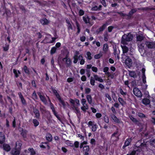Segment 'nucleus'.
I'll use <instances>...</instances> for the list:
<instances>
[{
    "label": "nucleus",
    "mask_w": 155,
    "mask_h": 155,
    "mask_svg": "<svg viewBox=\"0 0 155 155\" xmlns=\"http://www.w3.org/2000/svg\"><path fill=\"white\" fill-rule=\"evenodd\" d=\"M18 95L20 99L21 100V101L23 104L25 105L26 104V102L23 96L22 95L21 92H19L18 93Z\"/></svg>",
    "instance_id": "obj_17"
},
{
    "label": "nucleus",
    "mask_w": 155,
    "mask_h": 155,
    "mask_svg": "<svg viewBox=\"0 0 155 155\" xmlns=\"http://www.w3.org/2000/svg\"><path fill=\"white\" fill-rule=\"evenodd\" d=\"M94 78L96 81H97L100 82H103V80L101 78L99 77L97 75H94Z\"/></svg>",
    "instance_id": "obj_27"
},
{
    "label": "nucleus",
    "mask_w": 155,
    "mask_h": 155,
    "mask_svg": "<svg viewBox=\"0 0 155 155\" xmlns=\"http://www.w3.org/2000/svg\"><path fill=\"white\" fill-rule=\"evenodd\" d=\"M69 101L71 104L72 108L74 110V112L78 117L81 114L80 111L78 108V107L80 105L79 101L77 99H75L74 100L72 99H70L69 100Z\"/></svg>",
    "instance_id": "obj_1"
},
{
    "label": "nucleus",
    "mask_w": 155,
    "mask_h": 155,
    "mask_svg": "<svg viewBox=\"0 0 155 155\" xmlns=\"http://www.w3.org/2000/svg\"><path fill=\"white\" fill-rule=\"evenodd\" d=\"M144 44L143 43H140L138 44V48L139 52L141 53L143 52L144 50Z\"/></svg>",
    "instance_id": "obj_14"
},
{
    "label": "nucleus",
    "mask_w": 155,
    "mask_h": 155,
    "mask_svg": "<svg viewBox=\"0 0 155 155\" xmlns=\"http://www.w3.org/2000/svg\"><path fill=\"white\" fill-rule=\"evenodd\" d=\"M86 98L89 104H91L92 102V98L90 95H87L86 96Z\"/></svg>",
    "instance_id": "obj_30"
},
{
    "label": "nucleus",
    "mask_w": 155,
    "mask_h": 155,
    "mask_svg": "<svg viewBox=\"0 0 155 155\" xmlns=\"http://www.w3.org/2000/svg\"><path fill=\"white\" fill-rule=\"evenodd\" d=\"M133 91L134 94L136 96L139 97H140L142 96L140 91L138 88L137 87L134 88Z\"/></svg>",
    "instance_id": "obj_9"
},
{
    "label": "nucleus",
    "mask_w": 155,
    "mask_h": 155,
    "mask_svg": "<svg viewBox=\"0 0 155 155\" xmlns=\"http://www.w3.org/2000/svg\"><path fill=\"white\" fill-rule=\"evenodd\" d=\"M83 19L84 22L86 23H89L90 19L88 16H85L83 17Z\"/></svg>",
    "instance_id": "obj_29"
},
{
    "label": "nucleus",
    "mask_w": 155,
    "mask_h": 155,
    "mask_svg": "<svg viewBox=\"0 0 155 155\" xmlns=\"http://www.w3.org/2000/svg\"><path fill=\"white\" fill-rule=\"evenodd\" d=\"M3 147L4 149L6 151H8L10 150L11 147L8 144H4L3 145Z\"/></svg>",
    "instance_id": "obj_23"
},
{
    "label": "nucleus",
    "mask_w": 155,
    "mask_h": 155,
    "mask_svg": "<svg viewBox=\"0 0 155 155\" xmlns=\"http://www.w3.org/2000/svg\"><path fill=\"white\" fill-rule=\"evenodd\" d=\"M143 76L142 77V78L143 79V83H146V77L145 75V69L144 68H143L142 70Z\"/></svg>",
    "instance_id": "obj_20"
},
{
    "label": "nucleus",
    "mask_w": 155,
    "mask_h": 155,
    "mask_svg": "<svg viewBox=\"0 0 155 155\" xmlns=\"http://www.w3.org/2000/svg\"><path fill=\"white\" fill-rule=\"evenodd\" d=\"M121 59L123 61H125V64L128 67H131L132 65V62L131 59L125 54H122Z\"/></svg>",
    "instance_id": "obj_4"
},
{
    "label": "nucleus",
    "mask_w": 155,
    "mask_h": 155,
    "mask_svg": "<svg viewBox=\"0 0 155 155\" xmlns=\"http://www.w3.org/2000/svg\"><path fill=\"white\" fill-rule=\"evenodd\" d=\"M88 125L89 127H91V130L93 131H96L97 129V125L94 121H89Z\"/></svg>",
    "instance_id": "obj_7"
},
{
    "label": "nucleus",
    "mask_w": 155,
    "mask_h": 155,
    "mask_svg": "<svg viewBox=\"0 0 155 155\" xmlns=\"http://www.w3.org/2000/svg\"><path fill=\"white\" fill-rule=\"evenodd\" d=\"M104 120L105 122L107 123H109V121L108 117L107 116L105 115L104 116Z\"/></svg>",
    "instance_id": "obj_43"
},
{
    "label": "nucleus",
    "mask_w": 155,
    "mask_h": 155,
    "mask_svg": "<svg viewBox=\"0 0 155 155\" xmlns=\"http://www.w3.org/2000/svg\"><path fill=\"white\" fill-rule=\"evenodd\" d=\"M100 1L103 5L105 7L106 6V2L105 0H100Z\"/></svg>",
    "instance_id": "obj_59"
},
{
    "label": "nucleus",
    "mask_w": 155,
    "mask_h": 155,
    "mask_svg": "<svg viewBox=\"0 0 155 155\" xmlns=\"http://www.w3.org/2000/svg\"><path fill=\"white\" fill-rule=\"evenodd\" d=\"M89 148L88 146H85L83 148V150L84 154L85 155H88L89 153L88 151H89Z\"/></svg>",
    "instance_id": "obj_18"
},
{
    "label": "nucleus",
    "mask_w": 155,
    "mask_h": 155,
    "mask_svg": "<svg viewBox=\"0 0 155 155\" xmlns=\"http://www.w3.org/2000/svg\"><path fill=\"white\" fill-rule=\"evenodd\" d=\"M150 102L149 99L147 98H144L142 100V103L144 105H147Z\"/></svg>",
    "instance_id": "obj_28"
},
{
    "label": "nucleus",
    "mask_w": 155,
    "mask_h": 155,
    "mask_svg": "<svg viewBox=\"0 0 155 155\" xmlns=\"http://www.w3.org/2000/svg\"><path fill=\"white\" fill-rule=\"evenodd\" d=\"M136 10L135 9H132L130 12H129V14L130 15H132L136 12Z\"/></svg>",
    "instance_id": "obj_57"
},
{
    "label": "nucleus",
    "mask_w": 155,
    "mask_h": 155,
    "mask_svg": "<svg viewBox=\"0 0 155 155\" xmlns=\"http://www.w3.org/2000/svg\"><path fill=\"white\" fill-rule=\"evenodd\" d=\"M150 143L152 145L155 146V140L151 141L150 142Z\"/></svg>",
    "instance_id": "obj_63"
},
{
    "label": "nucleus",
    "mask_w": 155,
    "mask_h": 155,
    "mask_svg": "<svg viewBox=\"0 0 155 155\" xmlns=\"http://www.w3.org/2000/svg\"><path fill=\"white\" fill-rule=\"evenodd\" d=\"M102 56V55L101 54H99L95 55L94 58L96 59H98L100 58Z\"/></svg>",
    "instance_id": "obj_45"
},
{
    "label": "nucleus",
    "mask_w": 155,
    "mask_h": 155,
    "mask_svg": "<svg viewBox=\"0 0 155 155\" xmlns=\"http://www.w3.org/2000/svg\"><path fill=\"white\" fill-rule=\"evenodd\" d=\"M91 69L92 71L95 72H97V67H94V66H93L91 68Z\"/></svg>",
    "instance_id": "obj_50"
},
{
    "label": "nucleus",
    "mask_w": 155,
    "mask_h": 155,
    "mask_svg": "<svg viewBox=\"0 0 155 155\" xmlns=\"http://www.w3.org/2000/svg\"><path fill=\"white\" fill-rule=\"evenodd\" d=\"M58 61L60 66L65 65L67 68H70L71 67V61L67 56L63 58L59 57L58 58Z\"/></svg>",
    "instance_id": "obj_2"
},
{
    "label": "nucleus",
    "mask_w": 155,
    "mask_h": 155,
    "mask_svg": "<svg viewBox=\"0 0 155 155\" xmlns=\"http://www.w3.org/2000/svg\"><path fill=\"white\" fill-rule=\"evenodd\" d=\"M24 70L25 73L28 74L29 72V71L26 66H25L24 67Z\"/></svg>",
    "instance_id": "obj_53"
},
{
    "label": "nucleus",
    "mask_w": 155,
    "mask_h": 155,
    "mask_svg": "<svg viewBox=\"0 0 155 155\" xmlns=\"http://www.w3.org/2000/svg\"><path fill=\"white\" fill-rule=\"evenodd\" d=\"M105 96L110 101H111V97H110V95L107 94H105Z\"/></svg>",
    "instance_id": "obj_64"
},
{
    "label": "nucleus",
    "mask_w": 155,
    "mask_h": 155,
    "mask_svg": "<svg viewBox=\"0 0 155 155\" xmlns=\"http://www.w3.org/2000/svg\"><path fill=\"white\" fill-rule=\"evenodd\" d=\"M81 102L82 106L81 107V110L84 112H86L87 110L89 108L88 105L86 104V101L85 99L82 98L81 100Z\"/></svg>",
    "instance_id": "obj_6"
},
{
    "label": "nucleus",
    "mask_w": 155,
    "mask_h": 155,
    "mask_svg": "<svg viewBox=\"0 0 155 155\" xmlns=\"http://www.w3.org/2000/svg\"><path fill=\"white\" fill-rule=\"evenodd\" d=\"M87 144V142L86 141H84L83 142L81 143L80 144V148H82L83 147V145L84 144Z\"/></svg>",
    "instance_id": "obj_48"
},
{
    "label": "nucleus",
    "mask_w": 155,
    "mask_h": 155,
    "mask_svg": "<svg viewBox=\"0 0 155 155\" xmlns=\"http://www.w3.org/2000/svg\"><path fill=\"white\" fill-rule=\"evenodd\" d=\"M46 139L48 141H51L52 139V135L49 133H47L46 136Z\"/></svg>",
    "instance_id": "obj_26"
},
{
    "label": "nucleus",
    "mask_w": 155,
    "mask_h": 155,
    "mask_svg": "<svg viewBox=\"0 0 155 155\" xmlns=\"http://www.w3.org/2000/svg\"><path fill=\"white\" fill-rule=\"evenodd\" d=\"M129 117L130 119L134 122V123H137V120L133 117L132 116L130 115L129 116Z\"/></svg>",
    "instance_id": "obj_39"
},
{
    "label": "nucleus",
    "mask_w": 155,
    "mask_h": 155,
    "mask_svg": "<svg viewBox=\"0 0 155 155\" xmlns=\"http://www.w3.org/2000/svg\"><path fill=\"white\" fill-rule=\"evenodd\" d=\"M79 59L80 60H81L80 61V64L81 65L83 64L84 63V60L82 56V55H80L79 57Z\"/></svg>",
    "instance_id": "obj_31"
},
{
    "label": "nucleus",
    "mask_w": 155,
    "mask_h": 155,
    "mask_svg": "<svg viewBox=\"0 0 155 155\" xmlns=\"http://www.w3.org/2000/svg\"><path fill=\"white\" fill-rule=\"evenodd\" d=\"M32 97L33 99L35 100L38 99V97L37 96L35 91L33 92L32 95Z\"/></svg>",
    "instance_id": "obj_38"
},
{
    "label": "nucleus",
    "mask_w": 155,
    "mask_h": 155,
    "mask_svg": "<svg viewBox=\"0 0 155 155\" xmlns=\"http://www.w3.org/2000/svg\"><path fill=\"white\" fill-rule=\"evenodd\" d=\"M118 100L119 102L122 105H124L126 104L125 102L124 101L122 98L119 97L118 99Z\"/></svg>",
    "instance_id": "obj_35"
},
{
    "label": "nucleus",
    "mask_w": 155,
    "mask_h": 155,
    "mask_svg": "<svg viewBox=\"0 0 155 155\" xmlns=\"http://www.w3.org/2000/svg\"><path fill=\"white\" fill-rule=\"evenodd\" d=\"M91 89L89 88H86L85 89V92L86 94H88L91 92Z\"/></svg>",
    "instance_id": "obj_52"
},
{
    "label": "nucleus",
    "mask_w": 155,
    "mask_h": 155,
    "mask_svg": "<svg viewBox=\"0 0 155 155\" xmlns=\"http://www.w3.org/2000/svg\"><path fill=\"white\" fill-rule=\"evenodd\" d=\"M50 22L49 20L46 18H43L41 20V22L43 25H46L49 24Z\"/></svg>",
    "instance_id": "obj_21"
},
{
    "label": "nucleus",
    "mask_w": 155,
    "mask_h": 155,
    "mask_svg": "<svg viewBox=\"0 0 155 155\" xmlns=\"http://www.w3.org/2000/svg\"><path fill=\"white\" fill-rule=\"evenodd\" d=\"M145 44L149 48H152L155 47V43L154 42L147 41Z\"/></svg>",
    "instance_id": "obj_11"
},
{
    "label": "nucleus",
    "mask_w": 155,
    "mask_h": 155,
    "mask_svg": "<svg viewBox=\"0 0 155 155\" xmlns=\"http://www.w3.org/2000/svg\"><path fill=\"white\" fill-rule=\"evenodd\" d=\"M33 112L35 115V117L37 118H39L40 117V114L39 110L36 109H34L33 110Z\"/></svg>",
    "instance_id": "obj_22"
},
{
    "label": "nucleus",
    "mask_w": 155,
    "mask_h": 155,
    "mask_svg": "<svg viewBox=\"0 0 155 155\" xmlns=\"http://www.w3.org/2000/svg\"><path fill=\"white\" fill-rule=\"evenodd\" d=\"M48 97V101H49V102L50 103V107H51V109H52V110H54V108L53 105V104H52L51 103V100L50 99L49 97Z\"/></svg>",
    "instance_id": "obj_46"
},
{
    "label": "nucleus",
    "mask_w": 155,
    "mask_h": 155,
    "mask_svg": "<svg viewBox=\"0 0 155 155\" xmlns=\"http://www.w3.org/2000/svg\"><path fill=\"white\" fill-rule=\"evenodd\" d=\"M24 152L26 154L30 153L31 155H34L35 154V152L32 148H29L28 150H25Z\"/></svg>",
    "instance_id": "obj_10"
},
{
    "label": "nucleus",
    "mask_w": 155,
    "mask_h": 155,
    "mask_svg": "<svg viewBox=\"0 0 155 155\" xmlns=\"http://www.w3.org/2000/svg\"><path fill=\"white\" fill-rule=\"evenodd\" d=\"M120 94L122 95L124 97L126 95V93L124 92L122 89L120 90Z\"/></svg>",
    "instance_id": "obj_54"
},
{
    "label": "nucleus",
    "mask_w": 155,
    "mask_h": 155,
    "mask_svg": "<svg viewBox=\"0 0 155 155\" xmlns=\"http://www.w3.org/2000/svg\"><path fill=\"white\" fill-rule=\"evenodd\" d=\"M94 79H95L94 78L92 77H91V78L90 83H91V84L93 86L94 85V84H95L94 83H95V81Z\"/></svg>",
    "instance_id": "obj_37"
},
{
    "label": "nucleus",
    "mask_w": 155,
    "mask_h": 155,
    "mask_svg": "<svg viewBox=\"0 0 155 155\" xmlns=\"http://www.w3.org/2000/svg\"><path fill=\"white\" fill-rule=\"evenodd\" d=\"M81 80L83 81H84L86 80V77L84 76L83 75L82 76L81 78Z\"/></svg>",
    "instance_id": "obj_55"
},
{
    "label": "nucleus",
    "mask_w": 155,
    "mask_h": 155,
    "mask_svg": "<svg viewBox=\"0 0 155 155\" xmlns=\"http://www.w3.org/2000/svg\"><path fill=\"white\" fill-rule=\"evenodd\" d=\"M52 91L59 101V104L61 106L62 105L64 108H65L67 104V103L65 102L63 100H62L59 94L57 92V91L54 89H53Z\"/></svg>",
    "instance_id": "obj_3"
},
{
    "label": "nucleus",
    "mask_w": 155,
    "mask_h": 155,
    "mask_svg": "<svg viewBox=\"0 0 155 155\" xmlns=\"http://www.w3.org/2000/svg\"><path fill=\"white\" fill-rule=\"evenodd\" d=\"M131 141V139L129 138L124 143V145L123 146V148H124L126 146H128Z\"/></svg>",
    "instance_id": "obj_25"
},
{
    "label": "nucleus",
    "mask_w": 155,
    "mask_h": 155,
    "mask_svg": "<svg viewBox=\"0 0 155 155\" xmlns=\"http://www.w3.org/2000/svg\"><path fill=\"white\" fill-rule=\"evenodd\" d=\"M56 50V48L55 47H53L51 49V54H53L54 53Z\"/></svg>",
    "instance_id": "obj_42"
},
{
    "label": "nucleus",
    "mask_w": 155,
    "mask_h": 155,
    "mask_svg": "<svg viewBox=\"0 0 155 155\" xmlns=\"http://www.w3.org/2000/svg\"><path fill=\"white\" fill-rule=\"evenodd\" d=\"M79 143L78 141H76L74 143V146L76 148L79 147Z\"/></svg>",
    "instance_id": "obj_56"
},
{
    "label": "nucleus",
    "mask_w": 155,
    "mask_h": 155,
    "mask_svg": "<svg viewBox=\"0 0 155 155\" xmlns=\"http://www.w3.org/2000/svg\"><path fill=\"white\" fill-rule=\"evenodd\" d=\"M138 116L140 118H144L145 117V116L143 114L140 113H138L137 114Z\"/></svg>",
    "instance_id": "obj_47"
},
{
    "label": "nucleus",
    "mask_w": 155,
    "mask_h": 155,
    "mask_svg": "<svg viewBox=\"0 0 155 155\" xmlns=\"http://www.w3.org/2000/svg\"><path fill=\"white\" fill-rule=\"evenodd\" d=\"M76 26H77V29H78L77 33H79L80 32V28L79 24L77 23H76Z\"/></svg>",
    "instance_id": "obj_62"
},
{
    "label": "nucleus",
    "mask_w": 155,
    "mask_h": 155,
    "mask_svg": "<svg viewBox=\"0 0 155 155\" xmlns=\"http://www.w3.org/2000/svg\"><path fill=\"white\" fill-rule=\"evenodd\" d=\"M20 153V150L19 149L14 148L11 151L10 155H19Z\"/></svg>",
    "instance_id": "obj_12"
},
{
    "label": "nucleus",
    "mask_w": 155,
    "mask_h": 155,
    "mask_svg": "<svg viewBox=\"0 0 155 155\" xmlns=\"http://www.w3.org/2000/svg\"><path fill=\"white\" fill-rule=\"evenodd\" d=\"M109 70V68L108 67H104L103 69V71L106 73V74L107 75L109 74V73L108 72Z\"/></svg>",
    "instance_id": "obj_41"
},
{
    "label": "nucleus",
    "mask_w": 155,
    "mask_h": 155,
    "mask_svg": "<svg viewBox=\"0 0 155 155\" xmlns=\"http://www.w3.org/2000/svg\"><path fill=\"white\" fill-rule=\"evenodd\" d=\"M13 72L15 74L16 77L17 78L18 77V74H20V73L19 71H17L15 69H14L13 70Z\"/></svg>",
    "instance_id": "obj_34"
},
{
    "label": "nucleus",
    "mask_w": 155,
    "mask_h": 155,
    "mask_svg": "<svg viewBox=\"0 0 155 155\" xmlns=\"http://www.w3.org/2000/svg\"><path fill=\"white\" fill-rule=\"evenodd\" d=\"M103 50L104 53H107L108 51V46L107 44H104Z\"/></svg>",
    "instance_id": "obj_24"
},
{
    "label": "nucleus",
    "mask_w": 155,
    "mask_h": 155,
    "mask_svg": "<svg viewBox=\"0 0 155 155\" xmlns=\"http://www.w3.org/2000/svg\"><path fill=\"white\" fill-rule=\"evenodd\" d=\"M21 145V143L20 142L17 141L16 143V148L20 150Z\"/></svg>",
    "instance_id": "obj_32"
},
{
    "label": "nucleus",
    "mask_w": 155,
    "mask_h": 155,
    "mask_svg": "<svg viewBox=\"0 0 155 155\" xmlns=\"http://www.w3.org/2000/svg\"><path fill=\"white\" fill-rule=\"evenodd\" d=\"M79 52L78 51H76L75 52V54H74V56L73 58L74 59L73 62L75 63L76 64L77 63V62L78 61V55L79 54Z\"/></svg>",
    "instance_id": "obj_15"
},
{
    "label": "nucleus",
    "mask_w": 155,
    "mask_h": 155,
    "mask_svg": "<svg viewBox=\"0 0 155 155\" xmlns=\"http://www.w3.org/2000/svg\"><path fill=\"white\" fill-rule=\"evenodd\" d=\"M9 45H6L5 46L3 47V49L4 51H6L9 49Z\"/></svg>",
    "instance_id": "obj_49"
},
{
    "label": "nucleus",
    "mask_w": 155,
    "mask_h": 155,
    "mask_svg": "<svg viewBox=\"0 0 155 155\" xmlns=\"http://www.w3.org/2000/svg\"><path fill=\"white\" fill-rule=\"evenodd\" d=\"M95 116L97 118H100L102 116V115L101 113H97L96 114Z\"/></svg>",
    "instance_id": "obj_58"
},
{
    "label": "nucleus",
    "mask_w": 155,
    "mask_h": 155,
    "mask_svg": "<svg viewBox=\"0 0 155 155\" xmlns=\"http://www.w3.org/2000/svg\"><path fill=\"white\" fill-rule=\"evenodd\" d=\"M85 72V70L84 69H81L80 71V73L81 74H84Z\"/></svg>",
    "instance_id": "obj_61"
},
{
    "label": "nucleus",
    "mask_w": 155,
    "mask_h": 155,
    "mask_svg": "<svg viewBox=\"0 0 155 155\" xmlns=\"http://www.w3.org/2000/svg\"><path fill=\"white\" fill-rule=\"evenodd\" d=\"M107 25L106 24H104L99 29L100 31H103L106 27Z\"/></svg>",
    "instance_id": "obj_40"
},
{
    "label": "nucleus",
    "mask_w": 155,
    "mask_h": 155,
    "mask_svg": "<svg viewBox=\"0 0 155 155\" xmlns=\"http://www.w3.org/2000/svg\"><path fill=\"white\" fill-rule=\"evenodd\" d=\"M33 123L34 126L35 127L38 126L39 124V122L38 121L35 119L33 120Z\"/></svg>",
    "instance_id": "obj_36"
},
{
    "label": "nucleus",
    "mask_w": 155,
    "mask_h": 155,
    "mask_svg": "<svg viewBox=\"0 0 155 155\" xmlns=\"http://www.w3.org/2000/svg\"><path fill=\"white\" fill-rule=\"evenodd\" d=\"M143 37L140 35H138L137 37V41H141L143 40Z\"/></svg>",
    "instance_id": "obj_51"
},
{
    "label": "nucleus",
    "mask_w": 155,
    "mask_h": 155,
    "mask_svg": "<svg viewBox=\"0 0 155 155\" xmlns=\"http://www.w3.org/2000/svg\"><path fill=\"white\" fill-rule=\"evenodd\" d=\"M133 37L130 34H129L127 35H124L122 37L121 44H127L126 41H131Z\"/></svg>",
    "instance_id": "obj_5"
},
{
    "label": "nucleus",
    "mask_w": 155,
    "mask_h": 155,
    "mask_svg": "<svg viewBox=\"0 0 155 155\" xmlns=\"http://www.w3.org/2000/svg\"><path fill=\"white\" fill-rule=\"evenodd\" d=\"M73 80V78H69L67 79V81L69 82L70 83L72 82Z\"/></svg>",
    "instance_id": "obj_60"
},
{
    "label": "nucleus",
    "mask_w": 155,
    "mask_h": 155,
    "mask_svg": "<svg viewBox=\"0 0 155 155\" xmlns=\"http://www.w3.org/2000/svg\"><path fill=\"white\" fill-rule=\"evenodd\" d=\"M37 94L41 100L45 104H47V100L44 96L43 93L39 92H38Z\"/></svg>",
    "instance_id": "obj_8"
},
{
    "label": "nucleus",
    "mask_w": 155,
    "mask_h": 155,
    "mask_svg": "<svg viewBox=\"0 0 155 155\" xmlns=\"http://www.w3.org/2000/svg\"><path fill=\"white\" fill-rule=\"evenodd\" d=\"M111 139L114 141L117 140L118 139V135L117 132L114 133L112 135Z\"/></svg>",
    "instance_id": "obj_16"
},
{
    "label": "nucleus",
    "mask_w": 155,
    "mask_h": 155,
    "mask_svg": "<svg viewBox=\"0 0 155 155\" xmlns=\"http://www.w3.org/2000/svg\"><path fill=\"white\" fill-rule=\"evenodd\" d=\"M86 54L87 56V58L89 60H91L92 58V57L91 56V54L90 52H87V53Z\"/></svg>",
    "instance_id": "obj_44"
},
{
    "label": "nucleus",
    "mask_w": 155,
    "mask_h": 155,
    "mask_svg": "<svg viewBox=\"0 0 155 155\" xmlns=\"http://www.w3.org/2000/svg\"><path fill=\"white\" fill-rule=\"evenodd\" d=\"M5 139V137L4 134L2 132H0V144H2L4 142Z\"/></svg>",
    "instance_id": "obj_19"
},
{
    "label": "nucleus",
    "mask_w": 155,
    "mask_h": 155,
    "mask_svg": "<svg viewBox=\"0 0 155 155\" xmlns=\"http://www.w3.org/2000/svg\"><path fill=\"white\" fill-rule=\"evenodd\" d=\"M121 46L122 49L123 54H124L125 53H127L128 51V48L125 45V44H121Z\"/></svg>",
    "instance_id": "obj_13"
},
{
    "label": "nucleus",
    "mask_w": 155,
    "mask_h": 155,
    "mask_svg": "<svg viewBox=\"0 0 155 155\" xmlns=\"http://www.w3.org/2000/svg\"><path fill=\"white\" fill-rule=\"evenodd\" d=\"M111 117L114 121L117 122H118V119L115 115L113 114L111 115Z\"/></svg>",
    "instance_id": "obj_33"
}]
</instances>
